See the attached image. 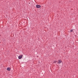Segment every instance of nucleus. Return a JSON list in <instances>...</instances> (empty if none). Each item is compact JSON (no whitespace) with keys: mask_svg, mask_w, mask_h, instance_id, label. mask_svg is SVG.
<instances>
[{"mask_svg":"<svg viewBox=\"0 0 78 78\" xmlns=\"http://www.w3.org/2000/svg\"><path fill=\"white\" fill-rule=\"evenodd\" d=\"M73 29H72L71 30H70V32H73Z\"/></svg>","mask_w":78,"mask_h":78,"instance_id":"nucleus-6","label":"nucleus"},{"mask_svg":"<svg viewBox=\"0 0 78 78\" xmlns=\"http://www.w3.org/2000/svg\"><path fill=\"white\" fill-rule=\"evenodd\" d=\"M11 68L10 67H8L7 68V70H8V71H10L11 70Z\"/></svg>","mask_w":78,"mask_h":78,"instance_id":"nucleus-4","label":"nucleus"},{"mask_svg":"<svg viewBox=\"0 0 78 78\" xmlns=\"http://www.w3.org/2000/svg\"><path fill=\"white\" fill-rule=\"evenodd\" d=\"M36 7L37 8H40L41 7V6L40 5H36Z\"/></svg>","mask_w":78,"mask_h":78,"instance_id":"nucleus-3","label":"nucleus"},{"mask_svg":"<svg viewBox=\"0 0 78 78\" xmlns=\"http://www.w3.org/2000/svg\"><path fill=\"white\" fill-rule=\"evenodd\" d=\"M63 63L62 61L61 60H58V62H57V64H61V63Z\"/></svg>","mask_w":78,"mask_h":78,"instance_id":"nucleus-1","label":"nucleus"},{"mask_svg":"<svg viewBox=\"0 0 78 78\" xmlns=\"http://www.w3.org/2000/svg\"><path fill=\"white\" fill-rule=\"evenodd\" d=\"M23 57V55H20L18 56V59H21Z\"/></svg>","mask_w":78,"mask_h":78,"instance_id":"nucleus-2","label":"nucleus"},{"mask_svg":"<svg viewBox=\"0 0 78 78\" xmlns=\"http://www.w3.org/2000/svg\"><path fill=\"white\" fill-rule=\"evenodd\" d=\"M57 62H58V61H54L53 63H57Z\"/></svg>","mask_w":78,"mask_h":78,"instance_id":"nucleus-5","label":"nucleus"}]
</instances>
